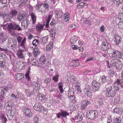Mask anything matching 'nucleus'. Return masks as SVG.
<instances>
[{
  "label": "nucleus",
  "instance_id": "obj_13",
  "mask_svg": "<svg viewBox=\"0 0 123 123\" xmlns=\"http://www.w3.org/2000/svg\"><path fill=\"white\" fill-rule=\"evenodd\" d=\"M60 111L61 112L56 114V117L58 118H60L61 116L64 117H66L67 116L69 115V113L66 111L61 109L60 110Z\"/></svg>",
  "mask_w": 123,
  "mask_h": 123
},
{
  "label": "nucleus",
  "instance_id": "obj_24",
  "mask_svg": "<svg viewBox=\"0 0 123 123\" xmlns=\"http://www.w3.org/2000/svg\"><path fill=\"white\" fill-rule=\"evenodd\" d=\"M48 41V37H43L40 40V42L42 44H44L47 43Z\"/></svg>",
  "mask_w": 123,
  "mask_h": 123
},
{
  "label": "nucleus",
  "instance_id": "obj_16",
  "mask_svg": "<svg viewBox=\"0 0 123 123\" xmlns=\"http://www.w3.org/2000/svg\"><path fill=\"white\" fill-rule=\"evenodd\" d=\"M29 20L28 18H26L25 19H24L21 22V25L24 26L25 28H27L29 24Z\"/></svg>",
  "mask_w": 123,
  "mask_h": 123
},
{
  "label": "nucleus",
  "instance_id": "obj_29",
  "mask_svg": "<svg viewBox=\"0 0 123 123\" xmlns=\"http://www.w3.org/2000/svg\"><path fill=\"white\" fill-rule=\"evenodd\" d=\"M117 60V59H115L112 60L110 64L111 66H114L116 67V62Z\"/></svg>",
  "mask_w": 123,
  "mask_h": 123
},
{
  "label": "nucleus",
  "instance_id": "obj_4",
  "mask_svg": "<svg viewBox=\"0 0 123 123\" xmlns=\"http://www.w3.org/2000/svg\"><path fill=\"white\" fill-rule=\"evenodd\" d=\"M110 56L114 58H123V54L120 51L116 49H113L111 54Z\"/></svg>",
  "mask_w": 123,
  "mask_h": 123
},
{
  "label": "nucleus",
  "instance_id": "obj_44",
  "mask_svg": "<svg viewBox=\"0 0 123 123\" xmlns=\"http://www.w3.org/2000/svg\"><path fill=\"white\" fill-rule=\"evenodd\" d=\"M42 96L39 94V95L37 96L36 98V99L39 102H41L42 101Z\"/></svg>",
  "mask_w": 123,
  "mask_h": 123
},
{
  "label": "nucleus",
  "instance_id": "obj_3",
  "mask_svg": "<svg viewBox=\"0 0 123 123\" xmlns=\"http://www.w3.org/2000/svg\"><path fill=\"white\" fill-rule=\"evenodd\" d=\"M18 13V11L16 9H11L7 15L6 21H8L11 19H14L17 15Z\"/></svg>",
  "mask_w": 123,
  "mask_h": 123
},
{
  "label": "nucleus",
  "instance_id": "obj_56",
  "mask_svg": "<svg viewBox=\"0 0 123 123\" xmlns=\"http://www.w3.org/2000/svg\"><path fill=\"white\" fill-rule=\"evenodd\" d=\"M51 80L50 78H49L45 79L44 81V82L45 83L48 84L50 82Z\"/></svg>",
  "mask_w": 123,
  "mask_h": 123
},
{
  "label": "nucleus",
  "instance_id": "obj_20",
  "mask_svg": "<svg viewBox=\"0 0 123 123\" xmlns=\"http://www.w3.org/2000/svg\"><path fill=\"white\" fill-rule=\"evenodd\" d=\"M45 24H37L36 26V28L38 31H41L43 30L44 26Z\"/></svg>",
  "mask_w": 123,
  "mask_h": 123
},
{
  "label": "nucleus",
  "instance_id": "obj_46",
  "mask_svg": "<svg viewBox=\"0 0 123 123\" xmlns=\"http://www.w3.org/2000/svg\"><path fill=\"white\" fill-rule=\"evenodd\" d=\"M101 81L102 83H104L106 82L107 81L106 77V76H104L102 77L101 79Z\"/></svg>",
  "mask_w": 123,
  "mask_h": 123
},
{
  "label": "nucleus",
  "instance_id": "obj_1",
  "mask_svg": "<svg viewBox=\"0 0 123 123\" xmlns=\"http://www.w3.org/2000/svg\"><path fill=\"white\" fill-rule=\"evenodd\" d=\"M17 40L20 46L22 48V49H19L18 50L17 54L19 58H23L24 57L22 52L25 49V44L26 43V38L25 37H22L18 36L17 37Z\"/></svg>",
  "mask_w": 123,
  "mask_h": 123
},
{
  "label": "nucleus",
  "instance_id": "obj_35",
  "mask_svg": "<svg viewBox=\"0 0 123 123\" xmlns=\"http://www.w3.org/2000/svg\"><path fill=\"white\" fill-rule=\"evenodd\" d=\"M0 2L3 5V8L8 6L6 0H0Z\"/></svg>",
  "mask_w": 123,
  "mask_h": 123
},
{
  "label": "nucleus",
  "instance_id": "obj_21",
  "mask_svg": "<svg viewBox=\"0 0 123 123\" xmlns=\"http://www.w3.org/2000/svg\"><path fill=\"white\" fill-rule=\"evenodd\" d=\"M100 87V84L97 82L95 85L93 86L92 87L93 91L95 92L98 90Z\"/></svg>",
  "mask_w": 123,
  "mask_h": 123
},
{
  "label": "nucleus",
  "instance_id": "obj_14",
  "mask_svg": "<svg viewBox=\"0 0 123 123\" xmlns=\"http://www.w3.org/2000/svg\"><path fill=\"white\" fill-rule=\"evenodd\" d=\"M26 16V14L21 12H19L17 15V21L21 22L22 20L25 18Z\"/></svg>",
  "mask_w": 123,
  "mask_h": 123
},
{
  "label": "nucleus",
  "instance_id": "obj_53",
  "mask_svg": "<svg viewBox=\"0 0 123 123\" xmlns=\"http://www.w3.org/2000/svg\"><path fill=\"white\" fill-rule=\"evenodd\" d=\"M34 94L35 95H36L37 96L39 95V92L38 90H37L35 89L33 90V94Z\"/></svg>",
  "mask_w": 123,
  "mask_h": 123
},
{
  "label": "nucleus",
  "instance_id": "obj_23",
  "mask_svg": "<svg viewBox=\"0 0 123 123\" xmlns=\"http://www.w3.org/2000/svg\"><path fill=\"white\" fill-rule=\"evenodd\" d=\"M53 43L52 42H51L49 43L46 46V51H49L53 47Z\"/></svg>",
  "mask_w": 123,
  "mask_h": 123
},
{
  "label": "nucleus",
  "instance_id": "obj_52",
  "mask_svg": "<svg viewBox=\"0 0 123 123\" xmlns=\"http://www.w3.org/2000/svg\"><path fill=\"white\" fill-rule=\"evenodd\" d=\"M34 122L38 123V121L39 120V118H38V116L36 115L34 117Z\"/></svg>",
  "mask_w": 123,
  "mask_h": 123
},
{
  "label": "nucleus",
  "instance_id": "obj_5",
  "mask_svg": "<svg viewBox=\"0 0 123 123\" xmlns=\"http://www.w3.org/2000/svg\"><path fill=\"white\" fill-rule=\"evenodd\" d=\"M98 112L97 110H91L87 112L86 116L88 118L92 119H95L98 116Z\"/></svg>",
  "mask_w": 123,
  "mask_h": 123
},
{
  "label": "nucleus",
  "instance_id": "obj_7",
  "mask_svg": "<svg viewBox=\"0 0 123 123\" xmlns=\"http://www.w3.org/2000/svg\"><path fill=\"white\" fill-rule=\"evenodd\" d=\"M7 30L10 32H11L12 30H18L20 31L21 28L19 25L16 24L15 23H10L8 24Z\"/></svg>",
  "mask_w": 123,
  "mask_h": 123
},
{
  "label": "nucleus",
  "instance_id": "obj_50",
  "mask_svg": "<svg viewBox=\"0 0 123 123\" xmlns=\"http://www.w3.org/2000/svg\"><path fill=\"white\" fill-rule=\"evenodd\" d=\"M108 72L111 77H113L114 75V72L112 70L109 69L108 70Z\"/></svg>",
  "mask_w": 123,
  "mask_h": 123
},
{
  "label": "nucleus",
  "instance_id": "obj_64",
  "mask_svg": "<svg viewBox=\"0 0 123 123\" xmlns=\"http://www.w3.org/2000/svg\"><path fill=\"white\" fill-rule=\"evenodd\" d=\"M72 47L74 50H75L79 48V47L77 45H73L72 46Z\"/></svg>",
  "mask_w": 123,
  "mask_h": 123
},
{
  "label": "nucleus",
  "instance_id": "obj_2",
  "mask_svg": "<svg viewBox=\"0 0 123 123\" xmlns=\"http://www.w3.org/2000/svg\"><path fill=\"white\" fill-rule=\"evenodd\" d=\"M36 9H37L39 11L42 13H46L49 10V6L47 3L44 4H37L36 5Z\"/></svg>",
  "mask_w": 123,
  "mask_h": 123
},
{
  "label": "nucleus",
  "instance_id": "obj_54",
  "mask_svg": "<svg viewBox=\"0 0 123 123\" xmlns=\"http://www.w3.org/2000/svg\"><path fill=\"white\" fill-rule=\"evenodd\" d=\"M118 26L120 28H123V22L121 21L119 22L118 23Z\"/></svg>",
  "mask_w": 123,
  "mask_h": 123
},
{
  "label": "nucleus",
  "instance_id": "obj_22",
  "mask_svg": "<svg viewBox=\"0 0 123 123\" xmlns=\"http://www.w3.org/2000/svg\"><path fill=\"white\" fill-rule=\"evenodd\" d=\"M10 111V110L7 111L6 112V114L8 119L11 120L13 117L14 118V117L15 116L14 115V114H13V115L11 114V112Z\"/></svg>",
  "mask_w": 123,
  "mask_h": 123
},
{
  "label": "nucleus",
  "instance_id": "obj_15",
  "mask_svg": "<svg viewBox=\"0 0 123 123\" xmlns=\"http://www.w3.org/2000/svg\"><path fill=\"white\" fill-rule=\"evenodd\" d=\"M114 38L115 44L116 45H118L122 40L121 37L118 35L115 36Z\"/></svg>",
  "mask_w": 123,
  "mask_h": 123
},
{
  "label": "nucleus",
  "instance_id": "obj_41",
  "mask_svg": "<svg viewBox=\"0 0 123 123\" xmlns=\"http://www.w3.org/2000/svg\"><path fill=\"white\" fill-rule=\"evenodd\" d=\"M91 103V102L90 101L85 100L83 101L82 103V104H83V105L84 106H86V107L87 105L88 104H90Z\"/></svg>",
  "mask_w": 123,
  "mask_h": 123
},
{
  "label": "nucleus",
  "instance_id": "obj_19",
  "mask_svg": "<svg viewBox=\"0 0 123 123\" xmlns=\"http://www.w3.org/2000/svg\"><path fill=\"white\" fill-rule=\"evenodd\" d=\"M5 106L6 110H11L14 106L13 103L12 102H8L6 104Z\"/></svg>",
  "mask_w": 123,
  "mask_h": 123
},
{
  "label": "nucleus",
  "instance_id": "obj_33",
  "mask_svg": "<svg viewBox=\"0 0 123 123\" xmlns=\"http://www.w3.org/2000/svg\"><path fill=\"white\" fill-rule=\"evenodd\" d=\"M82 113L77 115L75 117V119H78L79 121H81L83 118V116H82Z\"/></svg>",
  "mask_w": 123,
  "mask_h": 123
},
{
  "label": "nucleus",
  "instance_id": "obj_60",
  "mask_svg": "<svg viewBox=\"0 0 123 123\" xmlns=\"http://www.w3.org/2000/svg\"><path fill=\"white\" fill-rule=\"evenodd\" d=\"M2 17H3V18L4 19V20H5L6 22H7L8 21H6V19H7V15L6 14V13H3L2 14Z\"/></svg>",
  "mask_w": 123,
  "mask_h": 123
},
{
  "label": "nucleus",
  "instance_id": "obj_34",
  "mask_svg": "<svg viewBox=\"0 0 123 123\" xmlns=\"http://www.w3.org/2000/svg\"><path fill=\"white\" fill-rule=\"evenodd\" d=\"M0 120L2 123H6L7 120V118L4 115L0 118Z\"/></svg>",
  "mask_w": 123,
  "mask_h": 123
},
{
  "label": "nucleus",
  "instance_id": "obj_10",
  "mask_svg": "<svg viewBox=\"0 0 123 123\" xmlns=\"http://www.w3.org/2000/svg\"><path fill=\"white\" fill-rule=\"evenodd\" d=\"M6 88L5 87L2 89L0 93V101L1 102H5L6 98L5 97V94L7 92Z\"/></svg>",
  "mask_w": 123,
  "mask_h": 123
},
{
  "label": "nucleus",
  "instance_id": "obj_48",
  "mask_svg": "<svg viewBox=\"0 0 123 123\" xmlns=\"http://www.w3.org/2000/svg\"><path fill=\"white\" fill-rule=\"evenodd\" d=\"M46 61V59L45 58V57L44 56H41L40 58L39 61L41 63H44V62H45Z\"/></svg>",
  "mask_w": 123,
  "mask_h": 123
},
{
  "label": "nucleus",
  "instance_id": "obj_28",
  "mask_svg": "<svg viewBox=\"0 0 123 123\" xmlns=\"http://www.w3.org/2000/svg\"><path fill=\"white\" fill-rule=\"evenodd\" d=\"M68 98L69 100L71 101H72L74 103L76 102L75 98L74 96V95L70 96H68Z\"/></svg>",
  "mask_w": 123,
  "mask_h": 123
},
{
  "label": "nucleus",
  "instance_id": "obj_17",
  "mask_svg": "<svg viewBox=\"0 0 123 123\" xmlns=\"http://www.w3.org/2000/svg\"><path fill=\"white\" fill-rule=\"evenodd\" d=\"M23 111L24 113L25 114L26 116L27 117H30L32 115L31 110L28 108L24 109Z\"/></svg>",
  "mask_w": 123,
  "mask_h": 123
},
{
  "label": "nucleus",
  "instance_id": "obj_38",
  "mask_svg": "<svg viewBox=\"0 0 123 123\" xmlns=\"http://www.w3.org/2000/svg\"><path fill=\"white\" fill-rule=\"evenodd\" d=\"M118 18L121 22H123V13H120L118 14Z\"/></svg>",
  "mask_w": 123,
  "mask_h": 123
},
{
  "label": "nucleus",
  "instance_id": "obj_32",
  "mask_svg": "<svg viewBox=\"0 0 123 123\" xmlns=\"http://www.w3.org/2000/svg\"><path fill=\"white\" fill-rule=\"evenodd\" d=\"M16 78L18 80H20L23 78V75L21 74L17 73L16 74Z\"/></svg>",
  "mask_w": 123,
  "mask_h": 123
},
{
  "label": "nucleus",
  "instance_id": "obj_11",
  "mask_svg": "<svg viewBox=\"0 0 123 123\" xmlns=\"http://www.w3.org/2000/svg\"><path fill=\"white\" fill-rule=\"evenodd\" d=\"M84 92L85 95L87 97L90 98L92 95V90L90 87L88 85L86 86L84 89Z\"/></svg>",
  "mask_w": 123,
  "mask_h": 123
},
{
  "label": "nucleus",
  "instance_id": "obj_39",
  "mask_svg": "<svg viewBox=\"0 0 123 123\" xmlns=\"http://www.w3.org/2000/svg\"><path fill=\"white\" fill-rule=\"evenodd\" d=\"M31 63L32 65H37L38 62L35 59H33L31 61Z\"/></svg>",
  "mask_w": 123,
  "mask_h": 123
},
{
  "label": "nucleus",
  "instance_id": "obj_51",
  "mask_svg": "<svg viewBox=\"0 0 123 123\" xmlns=\"http://www.w3.org/2000/svg\"><path fill=\"white\" fill-rule=\"evenodd\" d=\"M25 92L26 94L27 97H30L33 94L32 92H30L29 90H26Z\"/></svg>",
  "mask_w": 123,
  "mask_h": 123
},
{
  "label": "nucleus",
  "instance_id": "obj_63",
  "mask_svg": "<svg viewBox=\"0 0 123 123\" xmlns=\"http://www.w3.org/2000/svg\"><path fill=\"white\" fill-rule=\"evenodd\" d=\"M28 0H22V1L20 4L19 5L20 6L23 4H25Z\"/></svg>",
  "mask_w": 123,
  "mask_h": 123
},
{
  "label": "nucleus",
  "instance_id": "obj_18",
  "mask_svg": "<svg viewBox=\"0 0 123 123\" xmlns=\"http://www.w3.org/2000/svg\"><path fill=\"white\" fill-rule=\"evenodd\" d=\"M109 45V43L107 42H104L100 46V48L104 51H106L108 48Z\"/></svg>",
  "mask_w": 123,
  "mask_h": 123
},
{
  "label": "nucleus",
  "instance_id": "obj_40",
  "mask_svg": "<svg viewBox=\"0 0 123 123\" xmlns=\"http://www.w3.org/2000/svg\"><path fill=\"white\" fill-rule=\"evenodd\" d=\"M39 41L35 39L32 42V43L33 46H37L38 45Z\"/></svg>",
  "mask_w": 123,
  "mask_h": 123
},
{
  "label": "nucleus",
  "instance_id": "obj_36",
  "mask_svg": "<svg viewBox=\"0 0 123 123\" xmlns=\"http://www.w3.org/2000/svg\"><path fill=\"white\" fill-rule=\"evenodd\" d=\"M74 89L73 88H71L69 89L68 91V96L70 95V96L72 95H74Z\"/></svg>",
  "mask_w": 123,
  "mask_h": 123
},
{
  "label": "nucleus",
  "instance_id": "obj_43",
  "mask_svg": "<svg viewBox=\"0 0 123 123\" xmlns=\"http://www.w3.org/2000/svg\"><path fill=\"white\" fill-rule=\"evenodd\" d=\"M121 119L120 117H116L114 119L115 123H120L121 122Z\"/></svg>",
  "mask_w": 123,
  "mask_h": 123
},
{
  "label": "nucleus",
  "instance_id": "obj_30",
  "mask_svg": "<svg viewBox=\"0 0 123 123\" xmlns=\"http://www.w3.org/2000/svg\"><path fill=\"white\" fill-rule=\"evenodd\" d=\"M0 66L2 68L5 66V60L2 58H0Z\"/></svg>",
  "mask_w": 123,
  "mask_h": 123
},
{
  "label": "nucleus",
  "instance_id": "obj_9",
  "mask_svg": "<svg viewBox=\"0 0 123 123\" xmlns=\"http://www.w3.org/2000/svg\"><path fill=\"white\" fill-rule=\"evenodd\" d=\"M11 41L12 42H10L9 41L7 43V45L8 47L11 45L10 49H12L14 51L16 49L17 46V43L16 39H14L12 38H11Z\"/></svg>",
  "mask_w": 123,
  "mask_h": 123
},
{
  "label": "nucleus",
  "instance_id": "obj_61",
  "mask_svg": "<svg viewBox=\"0 0 123 123\" xmlns=\"http://www.w3.org/2000/svg\"><path fill=\"white\" fill-rule=\"evenodd\" d=\"M33 53H37L38 54V52H39V49L36 47H35L33 49Z\"/></svg>",
  "mask_w": 123,
  "mask_h": 123
},
{
  "label": "nucleus",
  "instance_id": "obj_26",
  "mask_svg": "<svg viewBox=\"0 0 123 123\" xmlns=\"http://www.w3.org/2000/svg\"><path fill=\"white\" fill-rule=\"evenodd\" d=\"M55 13V14L57 16L58 18H60L63 15V12L61 11H56Z\"/></svg>",
  "mask_w": 123,
  "mask_h": 123
},
{
  "label": "nucleus",
  "instance_id": "obj_42",
  "mask_svg": "<svg viewBox=\"0 0 123 123\" xmlns=\"http://www.w3.org/2000/svg\"><path fill=\"white\" fill-rule=\"evenodd\" d=\"M116 63V69H117L118 67H119L120 65L121 66L122 63L120 60L117 59V60Z\"/></svg>",
  "mask_w": 123,
  "mask_h": 123
},
{
  "label": "nucleus",
  "instance_id": "obj_55",
  "mask_svg": "<svg viewBox=\"0 0 123 123\" xmlns=\"http://www.w3.org/2000/svg\"><path fill=\"white\" fill-rule=\"evenodd\" d=\"M48 67V66L47 64L45 65L43 64L41 66V68L42 69L45 70L47 68V67Z\"/></svg>",
  "mask_w": 123,
  "mask_h": 123
},
{
  "label": "nucleus",
  "instance_id": "obj_31",
  "mask_svg": "<svg viewBox=\"0 0 123 123\" xmlns=\"http://www.w3.org/2000/svg\"><path fill=\"white\" fill-rule=\"evenodd\" d=\"M6 37L4 36V33H0V42L2 43L4 42L6 40Z\"/></svg>",
  "mask_w": 123,
  "mask_h": 123
},
{
  "label": "nucleus",
  "instance_id": "obj_45",
  "mask_svg": "<svg viewBox=\"0 0 123 123\" xmlns=\"http://www.w3.org/2000/svg\"><path fill=\"white\" fill-rule=\"evenodd\" d=\"M77 8H80L84 7V2H81L79 3L77 6Z\"/></svg>",
  "mask_w": 123,
  "mask_h": 123
},
{
  "label": "nucleus",
  "instance_id": "obj_12",
  "mask_svg": "<svg viewBox=\"0 0 123 123\" xmlns=\"http://www.w3.org/2000/svg\"><path fill=\"white\" fill-rule=\"evenodd\" d=\"M34 109L37 111L40 112L44 111V107H43L40 104L38 103H36L33 106Z\"/></svg>",
  "mask_w": 123,
  "mask_h": 123
},
{
  "label": "nucleus",
  "instance_id": "obj_27",
  "mask_svg": "<svg viewBox=\"0 0 123 123\" xmlns=\"http://www.w3.org/2000/svg\"><path fill=\"white\" fill-rule=\"evenodd\" d=\"M63 85V84L61 82L58 83V88L61 93H62L64 91L62 88Z\"/></svg>",
  "mask_w": 123,
  "mask_h": 123
},
{
  "label": "nucleus",
  "instance_id": "obj_25",
  "mask_svg": "<svg viewBox=\"0 0 123 123\" xmlns=\"http://www.w3.org/2000/svg\"><path fill=\"white\" fill-rule=\"evenodd\" d=\"M32 20V24L34 25L36 21V17L34 13H32L31 15Z\"/></svg>",
  "mask_w": 123,
  "mask_h": 123
},
{
  "label": "nucleus",
  "instance_id": "obj_62",
  "mask_svg": "<svg viewBox=\"0 0 123 123\" xmlns=\"http://www.w3.org/2000/svg\"><path fill=\"white\" fill-rule=\"evenodd\" d=\"M116 2L117 5H118L119 4H121L123 2V0H117Z\"/></svg>",
  "mask_w": 123,
  "mask_h": 123
},
{
  "label": "nucleus",
  "instance_id": "obj_47",
  "mask_svg": "<svg viewBox=\"0 0 123 123\" xmlns=\"http://www.w3.org/2000/svg\"><path fill=\"white\" fill-rule=\"evenodd\" d=\"M30 73V72L29 70L27 71L26 72V74H25V76L26 78L28 80H30V78L29 77V74Z\"/></svg>",
  "mask_w": 123,
  "mask_h": 123
},
{
  "label": "nucleus",
  "instance_id": "obj_49",
  "mask_svg": "<svg viewBox=\"0 0 123 123\" xmlns=\"http://www.w3.org/2000/svg\"><path fill=\"white\" fill-rule=\"evenodd\" d=\"M59 77V75H56L55 76L53 77L52 79L55 82H57L58 81Z\"/></svg>",
  "mask_w": 123,
  "mask_h": 123
},
{
  "label": "nucleus",
  "instance_id": "obj_59",
  "mask_svg": "<svg viewBox=\"0 0 123 123\" xmlns=\"http://www.w3.org/2000/svg\"><path fill=\"white\" fill-rule=\"evenodd\" d=\"M33 84H35V86L36 87H37L38 88H40V84L37 82H33Z\"/></svg>",
  "mask_w": 123,
  "mask_h": 123
},
{
  "label": "nucleus",
  "instance_id": "obj_6",
  "mask_svg": "<svg viewBox=\"0 0 123 123\" xmlns=\"http://www.w3.org/2000/svg\"><path fill=\"white\" fill-rule=\"evenodd\" d=\"M123 85V79H117L115 81L114 85V90L115 91H118L123 87L122 85Z\"/></svg>",
  "mask_w": 123,
  "mask_h": 123
},
{
  "label": "nucleus",
  "instance_id": "obj_8",
  "mask_svg": "<svg viewBox=\"0 0 123 123\" xmlns=\"http://www.w3.org/2000/svg\"><path fill=\"white\" fill-rule=\"evenodd\" d=\"M105 94L107 96L109 97H114L115 95V92L112 90L111 86L107 88L105 91Z\"/></svg>",
  "mask_w": 123,
  "mask_h": 123
},
{
  "label": "nucleus",
  "instance_id": "obj_58",
  "mask_svg": "<svg viewBox=\"0 0 123 123\" xmlns=\"http://www.w3.org/2000/svg\"><path fill=\"white\" fill-rule=\"evenodd\" d=\"M119 108H115L113 110V112L114 113L118 114V113L119 111Z\"/></svg>",
  "mask_w": 123,
  "mask_h": 123
},
{
  "label": "nucleus",
  "instance_id": "obj_37",
  "mask_svg": "<svg viewBox=\"0 0 123 123\" xmlns=\"http://www.w3.org/2000/svg\"><path fill=\"white\" fill-rule=\"evenodd\" d=\"M76 83L75 84V89L78 92L81 93V89L80 87V86L76 84Z\"/></svg>",
  "mask_w": 123,
  "mask_h": 123
},
{
  "label": "nucleus",
  "instance_id": "obj_57",
  "mask_svg": "<svg viewBox=\"0 0 123 123\" xmlns=\"http://www.w3.org/2000/svg\"><path fill=\"white\" fill-rule=\"evenodd\" d=\"M111 116L109 115L107 117V123H111L112 121V119L111 118Z\"/></svg>",
  "mask_w": 123,
  "mask_h": 123
}]
</instances>
